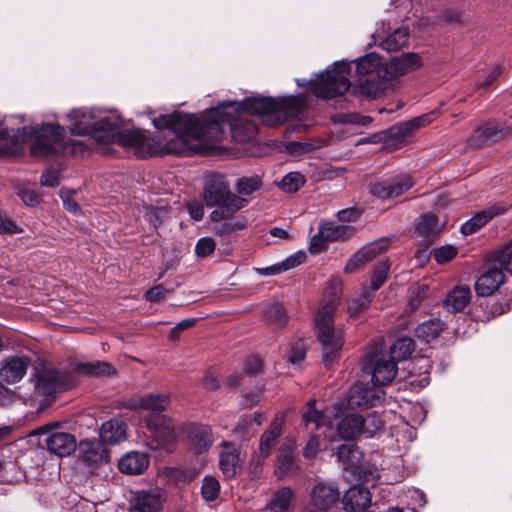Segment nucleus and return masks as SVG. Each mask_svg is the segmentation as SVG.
<instances>
[{
	"label": "nucleus",
	"mask_w": 512,
	"mask_h": 512,
	"mask_svg": "<svg viewBox=\"0 0 512 512\" xmlns=\"http://www.w3.org/2000/svg\"><path fill=\"white\" fill-rule=\"evenodd\" d=\"M361 415L352 413L345 415L337 424L340 438L353 440L361 436Z\"/></svg>",
	"instance_id": "obj_33"
},
{
	"label": "nucleus",
	"mask_w": 512,
	"mask_h": 512,
	"mask_svg": "<svg viewBox=\"0 0 512 512\" xmlns=\"http://www.w3.org/2000/svg\"><path fill=\"white\" fill-rule=\"evenodd\" d=\"M23 477V473L18 470L13 462L3 464L0 461V478L6 482L19 481Z\"/></svg>",
	"instance_id": "obj_54"
},
{
	"label": "nucleus",
	"mask_w": 512,
	"mask_h": 512,
	"mask_svg": "<svg viewBox=\"0 0 512 512\" xmlns=\"http://www.w3.org/2000/svg\"><path fill=\"white\" fill-rule=\"evenodd\" d=\"M457 254L456 247L452 245L441 246L434 250V259L438 264H444L452 260Z\"/></svg>",
	"instance_id": "obj_58"
},
{
	"label": "nucleus",
	"mask_w": 512,
	"mask_h": 512,
	"mask_svg": "<svg viewBox=\"0 0 512 512\" xmlns=\"http://www.w3.org/2000/svg\"><path fill=\"white\" fill-rule=\"evenodd\" d=\"M305 259H306L305 253L298 251V252L290 255L286 259L282 260L281 264H282L283 268H285V271H288L290 269H293V268L299 266L301 263L304 262Z\"/></svg>",
	"instance_id": "obj_64"
},
{
	"label": "nucleus",
	"mask_w": 512,
	"mask_h": 512,
	"mask_svg": "<svg viewBox=\"0 0 512 512\" xmlns=\"http://www.w3.org/2000/svg\"><path fill=\"white\" fill-rule=\"evenodd\" d=\"M66 129L59 124H42L39 128L24 126L17 129L4 128L0 123V141L10 139L13 143H25L35 137L31 154L36 157H49L63 154V140Z\"/></svg>",
	"instance_id": "obj_4"
},
{
	"label": "nucleus",
	"mask_w": 512,
	"mask_h": 512,
	"mask_svg": "<svg viewBox=\"0 0 512 512\" xmlns=\"http://www.w3.org/2000/svg\"><path fill=\"white\" fill-rule=\"evenodd\" d=\"M336 456L346 467H350L360 459L361 452L355 444L346 443L338 447Z\"/></svg>",
	"instance_id": "obj_47"
},
{
	"label": "nucleus",
	"mask_w": 512,
	"mask_h": 512,
	"mask_svg": "<svg viewBox=\"0 0 512 512\" xmlns=\"http://www.w3.org/2000/svg\"><path fill=\"white\" fill-rule=\"evenodd\" d=\"M332 70H326L315 79L307 80L305 78H297L298 86L310 85L312 93L322 99H332L343 95L348 91L351 83L348 80L349 64L344 60L335 62Z\"/></svg>",
	"instance_id": "obj_5"
},
{
	"label": "nucleus",
	"mask_w": 512,
	"mask_h": 512,
	"mask_svg": "<svg viewBox=\"0 0 512 512\" xmlns=\"http://www.w3.org/2000/svg\"><path fill=\"white\" fill-rule=\"evenodd\" d=\"M356 473L363 483L372 482L374 485L379 478L378 471L373 466H358L356 467Z\"/></svg>",
	"instance_id": "obj_59"
},
{
	"label": "nucleus",
	"mask_w": 512,
	"mask_h": 512,
	"mask_svg": "<svg viewBox=\"0 0 512 512\" xmlns=\"http://www.w3.org/2000/svg\"><path fill=\"white\" fill-rule=\"evenodd\" d=\"M149 462V456L146 453L131 451L118 461V467L124 474L139 475L148 468Z\"/></svg>",
	"instance_id": "obj_26"
},
{
	"label": "nucleus",
	"mask_w": 512,
	"mask_h": 512,
	"mask_svg": "<svg viewBox=\"0 0 512 512\" xmlns=\"http://www.w3.org/2000/svg\"><path fill=\"white\" fill-rule=\"evenodd\" d=\"M165 501V494L159 488L137 491L133 494L130 505L132 512H160Z\"/></svg>",
	"instance_id": "obj_14"
},
{
	"label": "nucleus",
	"mask_w": 512,
	"mask_h": 512,
	"mask_svg": "<svg viewBox=\"0 0 512 512\" xmlns=\"http://www.w3.org/2000/svg\"><path fill=\"white\" fill-rule=\"evenodd\" d=\"M69 377L57 369H46L39 373L35 389L39 395L51 396L54 393L69 388Z\"/></svg>",
	"instance_id": "obj_13"
},
{
	"label": "nucleus",
	"mask_w": 512,
	"mask_h": 512,
	"mask_svg": "<svg viewBox=\"0 0 512 512\" xmlns=\"http://www.w3.org/2000/svg\"><path fill=\"white\" fill-rule=\"evenodd\" d=\"M220 492V483L213 476H205L201 486V495L207 502L218 498Z\"/></svg>",
	"instance_id": "obj_50"
},
{
	"label": "nucleus",
	"mask_w": 512,
	"mask_h": 512,
	"mask_svg": "<svg viewBox=\"0 0 512 512\" xmlns=\"http://www.w3.org/2000/svg\"><path fill=\"white\" fill-rule=\"evenodd\" d=\"M344 62L348 63L349 67H351L352 62L356 63V73L358 77L378 76V78H382L380 70L384 67V62H382L380 56L376 53H368L354 61ZM350 72L351 68H349L348 76Z\"/></svg>",
	"instance_id": "obj_27"
},
{
	"label": "nucleus",
	"mask_w": 512,
	"mask_h": 512,
	"mask_svg": "<svg viewBox=\"0 0 512 512\" xmlns=\"http://www.w3.org/2000/svg\"><path fill=\"white\" fill-rule=\"evenodd\" d=\"M361 422V436L365 438L375 437L384 427L382 417L376 412L369 413L365 417L361 415Z\"/></svg>",
	"instance_id": "obj_41"
},
{
	"label": "nucleus",
	"mask_w": 512,
	"mask_h": 512,
	"mask_svg": "<svg viewBox=\"0 0 512 512\" xmlns=\"http://www.w3.org/2000/svg\"><path fill=\"white\" fill-rule=\"evenodd\" d=\"M219 467L226 478H233L240 469V457L237 450L223 451L219 454Z\"/></svg>",
	"instance_id": "obj_38"
},
{
	"label": "nucleus",
	"mask_w": 512,
	"mask_h": 512,
	"mask_svg": "<svg viewBox=\"0 0 512 512\" xmlns=\"http://www.w3.org/2000/svg\"><path fill=\"white\" fill-rule=\"evenodd\" d=\"M294 467V453L289 446H281L277 453L276 472L280 478L290 472Z\"/></svg>",
	"instance_id": "obj_45"
},
{
	"label": "nucleus",
	"mask_w": 512,
	"mask_h": 512,
	"mask_svg": "<svg viewBox=\"0 0 512 512\" xmlns=\"http://www.w3.org/2000/svg\"><path fill=\"white\" fill-rule=\"evenodd\" d=\"M504 282V273L501 268L489 269L481 274L475 282L474 288L478 296L492 295Z\"/></svg>",
	"instance_id": "obj_21"
},
{
	"label": "nucleus",
	"mask_w": 512,
	"mask_h": 512,
	"mask_svg": "<svg viewBox=\"0 0 512 512\" xmlns=\"http://www.w3.org/2000/svg\"><path fill=\"white\" fill-rule=\"evenodd\" d=\"M417 232L424 237L426 244L434 242L439 234L437 217L433 214L420 216L417 222Z\"/></svg>",
	"instance_id": "obj_35"
},
{
	"label": "nucleus",
	"mask_w": 512,
	"mask_h": 512,
	"mask_svg": "<svg viewBox=\"0 0 512 512\" xmlns=\"http://www.w3.org/2000/svg\"><path fill=\"white\" fill-rule=\"evenodd\" d=\"M29 364L28 357L9 356L1 363L0 377L8 383H15L24 377Z\"/></svg>",
	"instance_id": "obj_19"
},
{
	"label": "nucleus",
	"mask_w": 512,
	"mask_h": 512,
	"mask_svg": "<svg viewBox=\"0 0 512 512\" xmlns=\"http://www.w3.org/2000/svg\"><path fill=\"white\" fill-rule=\"evenodd\" d=\"M428 293V286L425 284H421L416 286L411 294L409 304L411 306L412 310H415L418 308L422 300H424Z\"/></svg>",
	"instance_id": "obj_60"
},
{
	"label": "nucleus",
	"mask_w": 512,
	"mask_h": 512,
	"mask_svg": "<svg viewBox=\"0 0 512 512\" xmlns=\"http://www.w3.org/2000/svg\"><path fill=\"white\" fill-rule=\"evenodd\" d=\"M45 444L50 453L59 457L69 456L77 448L76 438L67 432H50L45 439Z\"/></svg>",
	"instance_id": "obj_17"
},
{
	"label": "nucleus",
	"mask_w": 512,
	"mask_h": 512,
	"mask_svg": "<svg viewBox=\"0 0 512 512\" xmlns=\"http://www.w3.org/2000/svg\"><path fill=\"white\" fill-rule=\"evenodd\" d=\"M266 321L276 327L285 325L287 316L284 307L278 302H272L266 305L263 310Z\"/></svg>",
	"instance_id": "obj_44"
},
{
	"label": "nucleus",
	"mask_w": 512,
	"mask_h": 512,
	"mask_svg": "<svg viewBox=\"0 0 512 512\" xmlns=\"http://www.w3.org/2000/svg\"><path fill=\"white\" fill-rule=\"evenodd\" d=\"M235 194L229 189V185L219 178H211L206 181L203 199L207 207L213 208L220 201L225 200V197H232Z\"/></svg>",
	"instance_id": "obj_23"
},
{
	"label": "nucleus",
	"mask_w": 512,
	"mask_h": 512,
	"mask_svg": "<svg viewBox=\"0 0 512 512\" xmlns=\"http://www.w3.org/2000/svg\"><path fill=\"white\" fill-rule=\"evenodd\" d=\"M305 183V179L299 172L286 174L279 183V187L285 192L293 193L298 191Z\"/></svg>",
	"instance_id": "obj_51"
},
{
	"label": "nucleus",
	"mask_w": 512,
	"mask_h": 512,
	"mask_svg": "<svg viewBox=\"0 0 512 512\" xmlns=\"http://www.w3.org/2000/svg\"><path fill=\"white\" fill-rule=\"evenodd\" d=\"M505 209L499 205H494L488 209L477 212L472 218L464 222L460 231L464 235H471L482 228L493 217L503 214Z\"/></svg>",
	"instance_id": "obj_29"
},
{
	"label": "nucleus",
	"mask_w": 512,
	"mask_h": 512,
	"mask_svg": "<svg viewBox=\"0 0 512 512\" xmlns=\"http://www.w3.org/2000/svg\"><path fill=\"white\" fill-rule=\"evenodd\" d=\"M67 118L71 122V133L91 137L103 147L118 144L133 151L140 159L161 154L162 146L155 145V139L139 130H121L122 119L114 112L110 116L105 111L95 108H78L72 110Z\"/></svg>",
	"instance_id": "obj_2"
},
{
	"label": "nucleus",
	"mask_w": 512,
	"mask_h": 512,
	"mask_svg": "<svg viewBox=\"0 0 512 512\" xmlns=\"http://www.w3.org/2000/svg\"><path fill=\"white\" fill-rule=\"evenodd\" d=\"M346 512H361L371 505V492L361 485L350 487L342 498Z\"/></svg>",
	"instance_id": "obj_18"
},
{
	"label": "nucleus",
	"mask_w": 512,
	"mask_h": 512,
	"mask_svg": "<svg viewBox=\"0 0 512 512\" xmlns=\"http://www.w3.org/2000/svg\"><path fill=\"white\" fill-rule=\"evenodd\" d=\"M316 401L314 399H310L306 408L302 414V420L307 428H311L312 430H317L321 426L328 425L331 423L330 417L327 416V411L322 409H317L315 407Z\"/></svg>",
	"instance_id": "obj_32"
},
{
	"label": "nucleus",
	"mask_w": 512,
	"mask_h": 512,
	"mask_svg": "<svg viewBox=\"0 0 512 512\" xmlns=\"http://www.w3.org/2000/svg\"><path fill=\"white\" fill-rule=\"evenodd\" d=\"M17 195L21 198L24 204L34 207L39 204L40 198L36 191L26 185L17 188Z\"/></svg>",
	"instance_id": "obj_56"
},
{
	"label": "nucleus",
	"mask_w": 512,
	"mask_h": 512,
	"mask_svg": "<svg viewBox=\"0 0 512 512\" xmlns=\"http://www.w3.org/2000/svg\"><path fill=\"white\" fill-rule=\"evenodd\" d=\"M145 422L158 447L168 448L175 442V427L171 418L166 415L154 414L148 416Z\"/></svg>",
	"instance_id": "obj_11"
},
{
	"label": "nucleus",
	"mask_w": 512,
	"mask_h": 512,
	"mask_svg": "<svg viewBox=\"0 0 512 512\" xmlns=\"http://www.w3.org/2000/svg\"><path fill=\"white\" fill-rule=\"evenodd\" d=\"M390 241L386 238H381L375 241L368 243L363 246L358 252L361 254V257L365 261V263L372 261L375 257L381 254L389 247Z\"/></svg>",
	"instance_id": "obj_46"
},
{
	"label": "nucleus",
	"mask_w": 512,
	"mask_h": 512,
	"mask_svg": "<svg viewBox=\"0 0 512 512\" xmlns=\"http://www.w3.org/2000/svg\"><path fill=\"white\" fill-rule=\"evenodd\" d=\"M361 366L364 372L371 375L373 386L378 388L391 383L397 374V363L389 357L387 359L381 339L367 347Z\"/></svg>",
	"instance_id": "obj_6"
},
{
	"label": "nucleus",
	"mask_w": 512,
	"mask_h": 512,
	"mask_svg": "<svg viewBox=\"0 0 512 512\" xmlns=\"http://www.w3.org/2000/svg\"><path fill=\"white\" fill-rule=\"evenodd\" d=\"M99 436L104 443L119 444L127 438V424L120 418H112L101 425Z\"/></svg>",
	"instance_id": "obj_22"
},
{
	"label": "nucleus",
	"mask_w": 512,
	"mask_h": 512,
	"mask_svg": "<svg viewBox=\"0 0 512 512\" xmlns=\"http://www.w3.org/2000/svg\"><path fill=\"white\" fill-rule=\"evenodd\" d=\"M412 178L409 175H395L370 185L369 192L372 196L388 200L402 195L413 186Z\"/></svg>",
	"instance_id": "obj_7"
},
{
	"label": "nucleus",
	"mask_w": 512,
	"mask_h": 512,
	"mask_svg": "<svg viewBox=\"0 0 512 512\" xmlns=\"http://www.w3.org/2000/svg\"><path fill=\"white\" fill-rule=\"evenodd\" d=\"M76 371L89 377H100L114 373L112 365L105 361L79 363L76 365Z\"/></svg>",
	"instance_id": "obj_40"
},
{
	"label": "nucleus",
	"mask_w": 512,
	"mask_h": 512,
	"mask_svg": "<svg viewBox=\"0 0 512 512\" xmlns=\"http://www.w3.org/2000/svg\"><path fill=\"white\" fill-rule=\"evenodd\" d=\"M383 81L386 79L378 78V76L359 77L360 93L368 98H376L383 90Z\"/></svg>",
	"instance_id": "obj_42"
},
{
	"label": "nucleus",
	"mask_w": 512,
	"mask_h": 512,
	"mask_svg": "<svg viewBox=\"0 0 512 512\" xmlns=\"http://www.w3.org/2000/svg\"><path fill=\"white\" fill-rule=\"evenodd\" d=\"M320 232L328 241H345L351 238L356 230L348 224H338L334 221H326L320 224Z\"/></svg>",
	"instance_id": "obj_31"
},
{
	"label": "nucleus",
	"mask_w": 512,
	"mask_h": 512,
	"mask_svg": "<svg viewBox=\"0 0 512 512\" xmlns=\"http://www.w3.org/2000/svg\"><path fill=\"white\" fill-rule=\"evenodd\" d=\"M413 131V128L408 121L401 122L398 125L392 126L389 128L385 133L390 137L394 138L395 140H403L405 137L410 135Z\"/></svg>",
	"instance_id": "obj_55"
},
{
	"label": "nucleus",
	"mask_w": 512,
	"mask_h": 512,
	"mask_svg": "<svg viewBox=\"0 0 512 512\" xmlns=\"http://www.w3.org/2000/svg\"><path fill=\"white\" fill-rule=\"evenodd\" d=\"M341 282H335L333 296L327 302L321 303L315 318V333L321 349V362L325 367L339 361L344 345V330L342 326L334 324V315L337 307V286Z\"/></svg>",
	"instance_id": "obj_3"
},
{
	"label": "nucleus",
	"mask_w": 512,
	"mask_h": 512,
	"mask_svg": "<svg viewBox=\"0 0 512 512\" xmlns=\"http://www.w3.org/2000/svg\"><path fill=\"white\" fill-rule=\"evenodd\" d=\"M22 229L19 228L10 218L0 213V234H18Z\"/></svg>",
	"instance_id": "obj_62"
},
{
	"label": "nucleus",
	"mask_w": 512,
	"mask_h": 512,
	"mask_svg": "<svg viewBox=\"0 0 512 512\" xmlns=\"http://www.w3.org/2000/svg\"><path fill=\"white\" fill-rule=\"evenodd\" d=\"M79 461L90 469H95L110 460L107 447L99 440L85 439L78 445Z\"/></svg>",
	"instance_id": "obj_9"
},
{
	"label": "nucleus",
	"mask_w": 512,
	"mask_h": 512,
	"mask_svg": "<svg viewBox=\"0 0 512 512\" xmlns=\"http://www.w3.org/2000/svg\"><path fill=\"white\" fill-rule=\"evenodd\" d=\"M409 29L407 27H399L394 29L380 43L382 49L388 52H395L408 43Z\"/></svg>",
	"instance_id": "obj_36"
},
{
	"label": "nucleus",
	"mask_w": 512,
	"mask_h": 512,
	"mask_svg": "<svg viewBox=\"0 0 512 512\" xmlns=\"http://www.w3.org/2000/svg\"><path fill=\"white\" fill-rule=\"evenodd\" d=\"M191 446L197 453L206 452L213 443L212 430L208 425L191 424L187 428Z\"/></svg>",
	"instance_id": "obj_25"
},
{
	"label": "nucleus",
	"mask_w": 512,
	"mask_h": 512,
	"mask_svg": "<svg viewBox=\"0 0 512 512\" xmlns=\"http://www.w3.org/2000/svg\"><path fill=\"white\" fill-rule=\"evenodd\" d=\"M60 183L59 173L53 169L45 170L40 179V184L46 187H56Z\"/></svg>",
	"instance_id": "obj_63"
},
{
	"label": "nucleus",
	"mask_w": 512,
	"mask_h": 512,
	"mask_svg": "<svg viewBox=\"0 0 512 512\" xmlns=\"http://www.w3.org/2000/svg\"><path fill=\"white\" fill-rule=\"evenodd\" d=\"M421 66V59L416 53H403L391 57L384 62L381 68V77L386 80H393L417 70Z\"/></svg>",
	"instance_id": "obj_8"
},
{
	"label": "nucleus",
	"mask_w": 512,
	"mask_h": 512,
	"mask_svg": "<svg viewBox=\"0 0 512 512\" xmlns=\"http://www.w3.org/2000/svg\"><path fill=\"white\" fill-rule=\"evenodd\" d=\"M170 404V397L165 394H147L138 399H129L124 402V407L137 410L144 409L151 411V415H162L161 412L166 410Z\"/></svg>",
	"instance_id": "obj_16"
},
{
	"label": "nucleus",
	"mask_w": 512,
	"mask_h": 512,
	"mask_svg": "<svg viewBox=\"0 0 512 512\" xmlns=\"http://www.w3.org/2000/svg\"><path fill=\"white\" fill-rule=\"evenodd\" d=\"M308 109L304 94L278 99L252 96L243 101L225 100L211 107L199 117L196 114L175 112L153 119L156 129H167L171 136L163 145L161 154L190 156L202 152L211 143L222 140L224 125L230 126L233 139L239 143L251 141L258 133L257 125L247 120L248 115L259 116L267 126L282 125L288 119H300Z\"/></svg>",
	"instance_id": "obj_1"
},
{
	"label": "nucleus",
	"mask_w": 512,
	"mask_h": 512,
	"mask_svg": "<svg viewBox=\"0 0 512 512\" xmlns=\"http://www.w3.org/2000/svg\"><path fill=\"white\" fill-rule=\"evenodd\" d=\"M510 130V127L502 123L488 121L475 129L473 135L468 140L469 146L478 148L489 141H497Z\"/></svg>",
	"instance_id": "obj_15"
},
{
	"label": "nucleus",
	"mask_w": 512,
	"mask_h": 512,
	"mask_svg": "<svg viewBox=\"0 0 512 512\" xmlns=\"http://www.w3.org/2000/svg\"><path fill=\"white\" fill-rule=\"evenodd\" d=\"M384 396L382 388L371 387L368 384H354L347 396V405L354 409L359 407H373L381 402Z\"/></svg>",
	"instance_id": "obj_12"
},
{
	"label": "nucleus",
	"mask_w": 512,
	"mask_h": 512,
	"mask_svg": "<svg viewBox=\"0 0 512 512\" xmlns=\"http://www.w3.org/2000/svg\"><path fill=\"white\" fill-rule=\"evenodd\" d=\"M340 490L333 482L317 481L311 487L309 497L311 505L319 511H328L340 500Z\"/></svg>",
	"instance_id": "obj_10"
},
{
	"label": "nucleus",
	"mask_w": 512,
	"mask_h": 512,
	"mask_svg": "<svg viewBox=\"0 0 512 512\" xmlns=\"http://www.w3.org/2000/svg\"><path fill=\"white\" fill-rule=\"evenodd\" d=\"M94 141L91 137L83 140H72L63 146V154H72L73 156H84L91 151L89 142Z\"/></svg>",
	"instance_id": "obj_52"
},
{
	"label": "nucleus",
	"mask_w": 512,
	"mask_h": 512,
	"mask_svg": "<svg viewBox=\"0 0 512 512\" xmlns=\"http://www.w3.org/2000/svg\"><path fill=\"white\" fill-rule=\"evenodd\" d=\"M247 204L248 200L239 195H234L229 198L225 197V200L220 201L213 207L209 217L213 222L226 220Z\"/></svg>",
	"instance_id": "obj_24"
},
{
	"label": "nucleus",
	"mask_w": 512,
	"mask_h": 512,
	"mask_svg": "<svg viewBox=\"0 0 512 512\" xmlns=\"http://www.w3.org/2000/svg\"><path fill=\"white\" fill-rule=\"evenodd\" d=\"M444 325L445 323L440 319H429L416 327L415 335L418 339L429 343L441 334Z\"/></svg>",
	"instance_id": "obj_34"
},
{
	"label": "nucleus",
	"mask_w": 512,
	"mask_h": 512,
	"mask_svg": "<svg viewBox=\"0 0 512 512\" xmlns=\"http://www.w3.org/2000/svg\"><path fill=\"white\" fill-rule=\"evenodd\" d=\"M285 423V414L277 413L269 429H267L260 438L259 453L262 458H267L277 443V439L282 434V428Z\"/></svg>",
	"instance_id": "obj_20"
},
{
	"label": "nucleus",
	"mask_w": 512,
	"mask_h": 512,
	"mask_svg": "<svg viewBox=\"0 0 512 512\" xmlns=\"http://www.w3.org/2000/svg\"><path fill=\"white\" fill-rule=\"evenodd\" d=\"M415 350L414 340L410 337H401L390 347L389 358L394 362L406 360Z\"/></svg>",
	"instance_id": "obj_39"
},
{
	"label": "nucleus",
	"mask_w": 512,
	"mask_h": 512,
	"mask_svg": "<svg viewBox=\"0 0 512 512\" xmlns=\"http://www.w3.org/2000/svg\"><path fill=\"white\" fill-rule=\"evenodd\" d=\"M246 227V220L244 218H238L232 221H226L221 224L218 229L219 233H237Z\"/></svg>",
	"instance_id": "obj_61"
},
{
	"label": "nucleus",
	"mask_w": 512,
	"mask_h": 512,
	"mask_svg": "<svg viewBox=\"0 0 512 512\" xmlns=\"http://www.w3.org/2000/svg\"><path fill=\"white\" fill-rule=\"evenodd\" d=\"M490 259L512 274V239L506 245L494 251Z\"/></svg>",
	"instance_id": "obj_48"
},
{
	"label": "nucleus",
	"mask_w": 512,
	"mask_h": 512,
	"mask_svg": "<svg viewBox=\"0 0 512 512\" xmlns=\"http://www.w3.org/2000/svg\"><path fill=\"white\" fill-rule=\"evenodd\" d=\"M259 176L241 177L237 180L235 189L240 195H251L261 187Z\"/></svg>",
	"instance_id": "obj_49"
},
{
	"label": "nucleus",
	"mask_w": 512,
	"mask_h": 512,
	"mask_svg": "<svg viewBox=\"0 0 512 512\" xmlns=\"http://www.w3.org/2000/svg\"><path fill=\"white\" fill-rule=\"evenodd\" d=\"M263 419L264 416L260 412L254 415H243L239 418L234 432L241 438H249L257 431L256 427L262 424Z\"/></svg>",
	"instance_id": "obj_37"
},
{
	"label": "nucleus",
	"mask_w": 512,
	"mask_h": 512,
	"mask_svg": "<svg viewBox=\"0 0 512 512\" xmlns=\"http://www.w3.org/2000/svg\"><path fill=\"white\" fill-rule=\"evenodd\" d=\"M389 272V264L388 262H380L378 266L374 269L373 274L370 280L369 290L374 295V292L377 291L386 281L387 275Z\"/></svg>",
	"instance_id": "obj_53"
},
{
	"label": "nucleus",
	"mask_w": 512,
	"mask_h": 512,
	"mask_svg": "<svg viewBox=\"0 0 512 512\" xmlns=\"http://www.w3.org/2000/svg\"><path fill=\"white\" fill-rule=\"evenodd\" d=\"M216 243L211 237L200 238L195 245V253L198 257H207L214 252Z\"/></svg>",
	"instance_id": "obj_57"
},
{
	"label": "nucleus",
	"mask_w": 512,
	"mask_h": 512,
	"mask_svg": "<svg viewBox=\"0 0 512 512\" xmlns=\"http://www.w3.org/2000/svg\"><path fill=\"white\" fill-rule=\"evenodd\" d=\"M294 500L293 490L289 487H282L272 495L263 512H289Z\"/></svg>",
	"instance_id": "obj_30"
},
{
	"label": "nucleus",
	"mask_w": 512,
	"mask_h": 512,
	"mask_svg": "<svg viewBox=\"0 0 512 512\" xmlns=\"http://www.w3.org/2000/svg\"><path fill=\"white\" fill-rule=\"evenodd\" d=\"M374 295L369 289H364L361 294L348 302L349 317L358 319L361 313H363L370 305Z\"/></svg>",
	"instance_id": "obj_43"
},
{
	"label": "nucleus",
	"mask_w": 512,
	"mask_h": 512,
	"mask_svg": "<svg viewBox=\"0 0 512 512\" xmlns=\"http://www.w3.org/2000/svg\"><path fill=\"white\" fill-rule=\"evenodd\" d=\"M471 290L466 285L455 286L443 301V308L455 314L462 311L471 301Z\"/></svg>",
	"instance_id": "obj_28"
}]
</instances>
